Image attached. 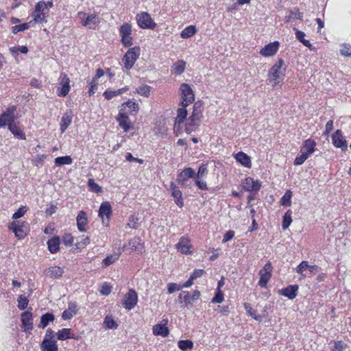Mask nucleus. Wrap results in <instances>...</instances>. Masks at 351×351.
I'll return each instance as SVG.
<instances>
[{
	"instance_id": "f257e3e1",
	"label": "nucleus",
	"mask_w": 351,
	"mask_h": 351,
	"mask_svg": "<svg viewBox=\"0 0 351 351\" xmlns=\"http://www.w3.org/2000/svg\"><path fill=\"white\" fill-rule=\"evenodd\" d=\"M285 64L283 60L279 59L270 69L268 74V80L274 86L283 80L285 74L282 67Z\"/></svg>"
},
{
	"instance_id": "f03ea898",
	"label": "nucleus",
	"mask_w": 351,
	"mask_h": 351,
	"mask_svg": "<svg viewBox=\"0 0 351 351\" xmlns=\"http://www.w3.org/2000/svg\"><path fill=\"white\" fill-rule=\"evenodd\" d=\"M140 56V48L134 47L128 50L123 58L124 67L127 70L131 69Z\"/></svg>"
},
{
	"instance_id": "7ed1b4c3",
	"label": "nucleus",
	"mask_w": 351,
	"mask_h": 351,
	"mask_svg": "<svg viewBox=\"0 0 351 351\" xmlns=\"http://www.w3.org/2000/svg\"><path fill=\"white\" fill-rule=\"evenodd\" d=\"M16 108V106H9L3 113L0 114V128H3L6 125L9 127V124L15 122Z\"/></svg>"
},
{
	"instance_id": "20e7f679",
	"label": "nucleus",
	"mask_w": 351,
	"mask_h": 351,
	"mask_svg": "<svg viewBox=\"0 0 351 351\" xmlns=\"http://www.w3.org/2000/svg\"><path fill=\"white\" fill-rule=\"evenodd\" d=\"M195 176V171L191 167H186L178 175L177 182L182 187H191L190 178H194Z\"/></svg>"
},
{
	"instance_id": "39448f33",
	"label": "nucleus",
	"mask_w": 351,
	"mask_h": 351,
	"mask_svg": "<svg viewBox=\"0 0 351 351\" xmlns=\"http://www.w3.org/2000/svg\"><path fill=\"white\" fill-rule=\"evenodd\" d=\"M182 92V101L180 106L186 107L190 104H192L195 99V95L191 86L187 84H182L180 88Z\"/></svg>"
},
{
	"instance_id": "423d86ee",
	"label": "nucleus",
	"mask_w": 351,
	"mask_h": 351,
	"mask_svg": "<svg viewBox=\"0 0 351 351\" xmlns=\"http://www.w3.org/2000/svg\"><path fill=\"white\" fill-rule=\"evenodd\" d=\"M136 19L138 26L143 29H153L156 26L150 14L147 12H142L138 14Z\"/></svg>"
},
{
	"instance_id": "0eeeda50",
	"label": "nucleus",
	"mask_w": 351,
	"mask_h": 351,
	"mask_svg": "<svg viewBox=\"0 0 351 351\" xmlns=\"http://www.w3.org/2000/svg\"><path fill=\"white\" fill-rule=\"evenodd\" d=\"M58 85L60 88H58V95L59 97H65L70 91V79L64 73H61L58 79Z\"/></svg>"
},
{
	"instance_id": "6e6552de",
	"label": "nucleus",
	"mask_w": 351,
	"mask_h": 351,
	"mask_svg": "<svg viewBox=\"0 0 351 351\" xmlns=\"http://www.w3.org/2000/svg\"><path fill=\"white\" fill-rule=\"evenodd\" d=\"M272 265L269 262L267 263L263 269L259 271L260 280L258 281V285L261 287H265L267 285V282L270 280L271 277V271H272Z\"/></svg>"
},
{
	"instance_id": "1a4fd4ad",
	"label": "nucleus",
	"mask_w": 351,
	"mask_h": 351,
	"mask_svg": "<svg viewBox=\"0 0 351 351\" xmlns=\"http://www.w3.org/2000/svg\"><path fill=\"white\" fill-rule=\"evenodd\" d=\"M332 145L345 152L348 149V142L345 137L342 134V132L340 130H336V132L332 135Z\"/></svg>"
},
{
	"instance_id": "9d476101",
	"label": "nucleus",
	"mask_w": 351,
	"mask_h": 351,
	"mask_svg": "<svg viewBox=\"0 0 351 351\" xmlns=\"http://www.w3.org/2000/svg\"><path fill=\"white\" fill-rule=\"evenodd\" d=\"M137 301L138 295L134 289H130L125 295L123 304L125 309L131 310L136 305Z\"/></svg>"
},
{
	"instance_id": "9b49d317",
	"label": "nucleus",
	"mask_w": 351,
	"mask_h": 351,
	"mask_svg": "<svg viewBox=\"0 0 351 351\" xmlns=\"http://www.w3.org/2000/svg\"><path fill=\"white\" fill-rule=\"evenodd\" d=\"M111 215L112 207L110 204L108 202H102L99 209V217L102 219L103 223H106V226H108Z\"/></svg>"
},
{
	"instance_id": "f8f14e48",
	"label": "nucleus",
	"mask_w": 351,
	"mask_h": 351,
	"mask_svg": "<svg viewBox=\"0 0 351 351\" xmlns=\"http://www.w3.org/2000/svg\"><path fill=\"white\" fill-rule=\"evenodd\" d=\"M22 328L26 333H30L33 329L32 314L29 311L23 312L21 315Z\"/></svg>"
},
{
	"instance_id": "ddd939ff",
	"label": "nucleus",
	"mask_w": 351,
	"mask_h": 351,
	"mask_svg": "<svg viewBox=\"0 0 351 351\" xmlns=\"http://www.w3.org/2000/svg\"><path fill=\"white\" fill-rule=\"evenodd\" d=\"M200 297V292L198 290H195L193 294L191 295L189 292L182 291L180 293L178 298L183 300L185 302V305L192 304L197 301Z\"/></svg>"
},
{
	"instance_id": "4468645a",
	"label": "nucleus",
	"mask_w": 351,
	"mask_h": 351,
	"mask_svg": "<svg viewBox=\"0 0 351 351\" xmlns=\"http://www.w3.org/2000/svg\"><path fill=\"white\" fill-rule=\"evenodd\" d=\"M279 47V42L274 41L266 45L260 51V53L264 57H269L274 56Z\"/></svg>"
},
{
	"instance_id": "2eb2a0df",
	"label": "nucleus",
	"mask_w": 351,
	"mask_h": 351,
	"mask_svg": "<svg viewBox=\"0 0 351 351\" xmlns=\"http://www.w3.org/2000/svg\"><path fill=\"white\" fill-rule=\"evenodd\" d=\"M170 190L171 191V195L174 198L175 203L180 208H182L184 206L182 193L173 182L170 183Z\"/></svg>"
},
{
	"instance_id": "dca6fc26",
	"label": "nucleus",
	"mask_w": 351,
	"mask_h": 351,
	"mask_svg": "<svg viewBox=\"0 0 351 351\" xmlns=\"http://www.w3.org/2000/svg\"><path fill=\"white\" fill-rule=\"evenodd\" d=\"M9 229L12 231L19 239H23L26 233L23 230V223L19 221H14L9 225Z\"/></svg>"
},
{
	"instance_id": "f3484780",
	"label": "nucleus",
	"mask_w": 351,
	"mask_h": 351,
	"mask_svg": "<svg viewBox=\"0 0 351 351\" xmlns=\"http://www.w3.org/2000/svg\"><path fill=\"white\" fill-rule=\"evenodd\" d=\"M117 121L124 132H128L131 128V122L128 116L126 114V112L119 110Z\"/></svg>"
},
{
	"instance_id": "a211bd4d",
	"label": "nucleus",
	"mask_w": 351,
	"mask_h": 351,
	"mask_svg": "<svg viewBox=\"0 0 351 351\" xmlns=\"http://www.w3.org/2000/svg\"><path fill=\"white\" fill-rule=\"evenodd\" d=\"M77 226L80 232H86V226L88 225L87 214L84 210H80L76 217Z\"/></svg>"
},
{
	"instance_id": "6ab92c4d",
	"label": "nucleus",
	"mask_w": 351,
	"mask_h": 351,
	"mask_svg": "<svg viewBox=\"0 0 351 351\" xmlns=\"http://www.w3.org/2000/svg\"><path fill=\"white\" fill-rule=\"evenodd\" d=\"M243 186L247 191H258L261 188V182L248 177L243 182Z\"/></svg>"
},
{
	"instance_id": "aec40b11",
	"label": "nucleus",
	"mask_w": 351,
	"mask_h": 351,
	"mask_svg": "<svg viewBox=\"0 0 351 351\" xmlns=\"http://www.w3.org/2000/svg\"><path fill=\"white\" fill-rule=\"evenodd\" d=\"M176 248L182 254H188L191 253V245L189 243V240L184 237L180 239L179 242L176 245Z\"/></svg>"
},
{
	"instance_id": "412c9836",
	"label": "nucleus",
	"mask_w": 351,
	"mask_h": 351,
	"mask_svg": "<svg viewBox=\"0 0 351 351\" xmlns=\"http://www.w3.org/2000/svg\"><path fill=\"white\" fill-rule=\"evenodd\" d=\"M130 249L138 254H142L144 250V245L140 237H136L130 239L128 242Z\"/></svg>"
},
{
	"instance_id": "4be33fe9",
	"label": "nucleus",
	"mask_w": 351,
	"mask_h": 351,
	"mask_svg": "<svg viewBox=\"0 0 351 351\" xmlns=\"http://www.w3.org/2000/svg\"><path fill=\"white\" fill-rule=\"evenodd\" d=\"M308 270L311 274H315L318 271V267L315 265H308L307 261H302L296 268V272L302 275V273Z\"/></svg>"
},
{
	"instance_id": "5701e85b",
	"label": "nucleus",
	"mask_w": 351,
	"mask_h": 351,
	"mask_svg": "<svg viewBox=\"0 0 351 351\" xmlns=\"http://www.w3.org/2000/svg\"><path fill=\"white\" fill-rule=\"evenodd\" d=\"M298 288L299 287L297 285H289L286 288L279 290V292L282 295L293 300L297 295Z\"/></svg>"
},
{
	"instance_id": "b1692460",
	"label": "nucleus",
	"mask_w": 351,
	"mask_h": 351,
	"mask_svg": "<svg viewBox=\"0 0 351 351\" xmlns=\"http://www.w3.org/2000/svg\"><path fill=\"white\" fill-rule=\"evenodd\" d=\"M72 112L71 110H67L61 118L60 121V130L62 133H64L67 128L70 125L72 122Z\"/></svg>"
},
{
	"instance_id": "393cba45",
	"label": "nucleus",
	"mask_w": 351,
	"mask_h": 351,
	"mask_svg": "<svg viewBox=\"0 0 351 351\" xmlns=\"http://www.w3.org/2000/svg\"><path fill=\"white\" fill-rule=\"evenodd\" d=\"M42 351H58L56 340L43 339L40 343Z\"/></svg>"
},
{
	"instance_id": "a878e982",
	"label": "nucleus",
	"mask_w": 351,
	"mask_h": 351,
	"mask_svg": "<svg viewBox=\"0 0 351 351\" xmlns=\"http://www.w3.org/2000/svg\"><path fill=\"white\" fill-rule=\"evenodd\" d=\"M64 273L62 268L57 266L50 267L45 270V274L51 278H60Z\"/></svg>"
},
{
	"instance_id": "bb28decb",
	"label": "nucleus",
	"mask_w": 351,
	"mask_h": 351,
	"mask_svg": "<svg viewBox=\"0 0 351 351\" xmlns=\"http://www.w3.org/2000/svg\"><path fill=\"white\" fill-rule=\"evenodd\" d=\"M234 158L237 162L241 163L243 166L250 168L252 166L251 159L249 156L243 152H239L234 155Z\"/></svg>"
},
{
	"instance_id": "cd10ccee",
	"label": "nucleus",
	"mask_w": 351,
	"mask_h": 351,
	"mask_svg": "<svg viewBox=\"0 0 351 351\" xmlns=\"http://www.w3.org/2000/svg\"><path fill=\"white\" fill-rule=\"evenodd\" d=\"M315 142L308 138L304 143L303 147L301 148V153H304L310 156L315 152Z\"/></svg>"
},
{
	"instance_id": "c85d7f7f",
	"label": "nucleus",
	"mask_w": 351,
	"mask_h": 351,
	"mask_svg": "<svg viewBox=\"0 0 351 351\" xmlns=\"http://www.w3.org/2000/svg\"><path fill=\"white\" fill-rule=\"evenodd\" d=\"M126 108H128V112L130 114H136L139 110L138 104L136 102L130 100L124 102L121 105L120 110L122 112H125Z\"/></svg>"
},
{
	"instance_id": "c756f323",
	"label": "nucleus",
	"mask_w": 351,
	"mask_h": 351,
	"mask_svg": "<svg viewBox=\"0 0 351 351\" xmlns=\"http://www.w3.org/2000/svg\"><path fill=\"white\" fill-rule=\"evenodd\" d=\"M77 305L75 302H70L69 307L62 315V317L64 320L71 319L77 313Z\"/></svg>"
},
{
	"instance_id": "7c9ffc66",
	"label": "nucleus",
	"mask_w": 351,
	"mask_h": 351,
	"mask_svg": "<svg viewBox=\"0 0 351 351\" xmlns=\"http://www.w3.org/2000/svg\"><path fill=\"white\" fill-rule=\"evenodd\" d=\"M303 14L299 11V9L295 8L287 12L285 19L287 22L295 21L296 19L302 20Z\"/></svg>"
},
{
	"instance_id": "2f4dec72",
	"label": "nucleus",
	"mask_w": 351,
	"mask_h": 351,
	"mask_svg": "<svg viewBox=\"0 0 351 351\" xmlns=\"http://www.w3.org/2000/svg\"><path fill=\"white\" fill-rule=\"evenodd\" d=\"M187 110L186 107L181 106L177 110V117L175 120V126L178 127L184 121L187 116Z\"/></svg>"
},
{
	"instance_id": "473e14b6",
	"label": "nucleus",
	"mask_w": 351,
	"mask_h": 351,
	"mask_svg": "<svg viewBox=\"0 0 351 351\" xmlns=\"http://www.w3.org/2000/svg\"><path fill=\"white\" fill-rule=\"evenodd\" d=\"M169 330L166 326V324H158L153 327V334L154 335H160L166 337L168 336Z\"/></svg>"
},
{
	"instance_id": "72a5a7b5",
	"label": "nucleus",
	"mask_w": 351,
	"mask_h": 351,
	"mask_svg": "<svg viewBox=\"0 0 351 351\" xmlns=\"http://www.w3.org/2000/svg\"><path fill=\"white\" fill-rule=\"evenodd\" d=\"M199 120H195V119L189 117L186 123L185 131L187 134H191L195 131L199 125Z\"/></svg>"
},
{
	"instance_id": "f704fd0d",
	"label": "nucleus",
	"mask_w": 351,
	"mask_h": 351,
	"mask_svg": "<svg viewBox=\"0 0 351 351\" xmlns=\"http://www.w3.org/2000/svg\"><path fill=\"white\" fill-rule=\"evenodd\" d=\"M48 249L52 254L56 253L59 250L60 239L58 237H53L47 241Z\"/></svg>"
},
{
	"instance_id": "c9c22d12",
	"label": "nucleus",
	"mask_w": 351,
	"mask_h": 351,
	"mask_svg": "<svg viewBox=\"0 0 351 351\" xmlns=\"http://www.w3.org/2000/svg\"><path fill=\"white\" fill-rule=\"evenodd\" d=\"M122 252L123 250H119L117 253L108 255L102 261L103 266L108 267L111 264L114 263L117 260L119 259Z\"/></svg>"
},
{
	"instance_id": "e433bc0d",
	"label": "nucleus",
	"mask_w": 351,
	"mask_h": 351,
	"mask_svg": "<svg viewBox=\"0 0 351 351\" xmlns=\"http://www.w3.org/2000/svg\"><path fill=\"white\" fill-rule=\"evenodd\" d=\"M8 129L12 134L19 138L23 140L26 138L25 133L18 125H16L15 122L14 123L9 124Z\"/></svg>"
},
{
	"instance_id": "4c0bfd02",
	"label": "nucleus",
	"mask_w": 351,
	"mask_h": 351,
	"mask_svg": "<svg viewBox=\"0 0 351 351\" xmlns=\"http://www.w3.org/2000/svg\"><path fill=\"white\" fill-rule=\"evenodd\" d=\"M55 316L52 313H47L41 316L38 327L45 328L49 322H53Z\"/></svg>"
},
{
	"instance_id": "58836bf2",
	"label": "nucleus",
	"mask_w": 351,
	"mask_h": 351,
	"mask_svg": "<svg viewBox=\"0 0 351 351\" xmlns=\"http://www.w3.org/2000/svg\"><path fill=\"white\" fill-rule=\"evenodd\" d=\"M57 339L60 341H64L68 339H73L71 336V328H63L60 330L56 333Z\"/></svg>"
},
{
	"instance_id": "ea45409f",
	"label": "nucleus",
	"mask_w": 351,
	"mask_h": 351,
	"mask_svg": "<svg viewBox=\"0 0 351 351\" xmlns=\"http://www.w3.org/2000/svg\"><path fill=\"white\" fill-rule=\"evenodd\" d=\"M197 32V29L194 25H189L185 27L180 33L182 38H189L192 37Z\"/></svg>"
},
{
	"instance_id": "a19ab883",
	"label": "nucleus",
	"mask_w": 351,
	"mask_h": 351,
	"mask_svg": "<svg viewBox=\"0 0 351 351\" xmlns=\"http://www.w3.org/2000/svg\"><path fill=\"white\" fill-rule=\"evenodd\" d=\"M128 90V88L127 87H125V88L118 89L117 90H106L104 93V96L105 99L110 100L112 98L122 94L125 91H127Z\"/></svg>"
},
{
	"instance_id": "79ce46f5",
	"label": "nucleus",
	"mask_w": 351,
	"mask_h": 351,
	"mask_svg": "<svg viewBox=\"0 0 351 351\" xmlns=\"http://www.w3.org/2000/svg\"><path fill=\"white\" fill-rule=\"evenodd\" d=\"M97 23L96 15L89 14L87 16L85 20L82 21V25L85 27H88L90 29H94Z\"/></svg>"
},
{
	"instance_id": "37998d69",
	"label": "nucleus",
	"mask_w": 351,
	"mask_h": 351,
	"mask_svg": "<svg viewBox=\"0 0 351 351\" xmlns=\"http://www.w3.org/2000/svg\"><path fill=\"white\" fill-rule=\"evenodd\" d=\"M32 16L34 18L33 20L31 21H33V25L35 23H46V17L47 16V12H33L32 14Z\"/></svg>"
},
{
	"instance_id": "c03bdc74",
	"label": "nucleus",
	"mask_w": 351,
	"mask_h": 351,
	"mask_svg": "<svg viewBox=\"0 0 351 351\" xmlns=\"http://www.w3.org/2000/svg\"><path fill=\"white\" fill-rule=\"evenodd\" d=\"M294 29L295 30V37H296V38L300 42H301L305 47H308L310 49H312L313 46L310 43L309 40H306L304 38L305 34L303 32L300 31V30L296 29L295 28H294Z\"/></svg>"
},
{
	"instance_id": "a18cd8bd",
	"label": "nucleus",
	"mask_w": 351,
	"mask_h": 351,
	"mask_svg": "<svg viewBox=\"0 0 351 351\" xmlns=\"http://www.w3.org/2000/svg\"><path fill=\"white\" fill-rule=\"evenodd\" d=\"M186 62L183 60H178L172 66V71L175 74L180 75L185 69Z\"/></svg>"
},
{
	"instance_id": "49530a36",
	"label": "nucleus",
	"mask_w": 351,
	"mask_h": 351,
	"mask_svg": "<svg viewBox=\"0 0 351 351\" xmlns=\"http://www.w3.org/2000/svg\"><path fill=\"white\" fill-rule=\"evenodd\" d=\"M244 308L246 310L247 313L255 320L258 322L262 321L263 317L261 315L256 313V311L254 310L249 304L245 303Z\"/></svg>"
},
{
	"instance_id": "de8ad7c7",
	"label": "nucleus",
	"mask_w": 351,
	"mask_h": 351,
	"mask_svg": "<svg viewBox=\"0 0 351 351\" xmlns=\"http://www.w3.org/2000/svg\"><path fill=\"white\" fill-rule=\"evenodd\" d=\"M33 25V21L17 25L12 27V33L16 34L18 32H23L30 27Z\"/></svg>"
},
{
	"instance_id": "09e8293b",
	"label": "nucleus",
	"mask_w": 351,
	"mask_h": 351,
	"mask_svg": "<svg viewBox=\"0 0 351 351\" xmlns=\"http://www.w3.org/2000/svg\"><path fill=\"white\" fill-rule=\"evenodd\" d=\"M191 117L195 119V120H201L202 118V108L200 104L195 103L193 106V111L190 116Z\"/></svg>"
},
{
	"instance_id": "8fccbe9b",
	"label": "nucleus",
	"mask_w": 351,
	"mask_h": 351,
	"mask_svg": "<svg viewBox=\"0 0 351 351\" xmlns=\"http://www.w3.org/2000/svg\"><path fill=\"white\" fill-rule=\"evenodd\" d=\"M72 162H73L72 158L69 156L57 157L55 159V164L57 166H62L64 165H71V164H72Z\"/></svg>"
},
{
	"instance_id": "3c124183",
	"label": "nucleus",
	"mask_w": 351,
	"mask_h": 351,
	"mask_svg": "<svg viewBox=\"0 0 351 351\" xmlns=\"http://www.w3.org/2000/svg\"><path fill=\"white\" fill-rule=\"evenodd\" d=\"M292 222L291 211L287 210L283 216L282 227L283 230H286L289 228Z\"/></svg>"
},
{
	"instance_id": "603ef678",
	"label": "nucleus",
	"mask_w": 351,
	"mask_h": 351,
	"mask_svg": "<svg viewBox=\"0 0 351 351\" xmlns=\"http://www.w3.org/2000/svg\"><path fill=\"white\" fill-rule=\"evenodd\" d=\"M178 346L182 350H187L193 348V343L191 340H180L178 341Z\"/></svg>"
},
{
	"instance_id": "864d4df0",
	"label": "nucleus",
	"mask_w": 351,
	"mask_h": 351,
	"mask_svg": "<svg viewBox=\"0 0 351 351\" xmlns=\"http://www.w3.org/2000/svg\"><path fill=\"white\" fill-rule=\"evenodd\" d=\"M17 302H18V308L20 310H24L27 308V306L28 305L29 300L25 295H20L18 297Z\"/></svg>"
},
{
	"instance_id": "5fc2aeb1",
	"label": "nucleus",
	"mask_w": 351,
	"mask_h": 351,
	"mask_svg": "<svg viewBox=\"0 0 351 351\" xmlns=\"http://www.w3.org/2000/svg\"><path fill=\"white\" fill-rule=\"evenodd\" d=\"M292 193L291 191L288 190L286 191V193L284 194V195L281 198V204L283 206H291Z\"/></svg>"
},
{
	"instance_id": "6e6d98bb",
	"label": "nucleus",
	"mask_w": 351,
	"mask_h": 351,
	"mask_svg": "<svg viewBox=\"0 0 351 351\" xmlns=\"http://www.w3.org/2000/svg\"><path fill=\"white\" fill-rule=\"evenodd\" d=\"M119 33L121 36L123 35H131L132 34V26L129 23H123L119 29Z\"/></svg>"
},
{
	"instance_id": "4d7b16f0",
	"label": "nucleus",
	"mask_w": 351,
	"mask_h": 351,
	"mask_svg": "<svg viewBox=\"0 0 351 351\" xmlns=\"http://www.w3.org/2000/svg\"><path fill=\"white\" fill-rule=\"evenodd\" d=\"M208 165L206 164H202L197 171V173L195 174V178H204L208 174Z\"/></svg>"
},
{
	"instance_id": "13d9d810",
	"label": "nucleus",
	"mask_w": 351,
	"mask_h": 351,
	"mask_svg": "<svg viewBox=\"0 0 351 351\" xmlns=\"http://www.w3.org/2000/svg\"><path fill=\"white\" fill-rule=\"evenodd\" d=\"M104 325L108 329L116 328L117 327V324L115 321L110 317H106L104 319Z\"/></svg>"
},
{
	"instance_id": "bf43d9fd",
	"label": "nucleus",
	"mask_w": 351,
	"mask_h": 351,
	"mask_svg": "<svg viewBox=\"0 0 351 351\" xmlns=\"http://www.w3.org/2000/svg\"><path fill=\"white\" fill-rule=\"evenodd\" d=\"M136 92L141 95H143L145 97H149V93H150V86H147V85H143V86H139L137 89H136Z\"/></svg>"
},
{
	"instance_id": "052dcab7",
	"label": "nucleus",
	"mask_w": 351,
	"mask_h": 351,
	"mask_svg": "<svg viewBox=\"0 0 351 351\" xmlns=\"http://www.w3.org/2000/svg\"><path fill=\"white\" fill-rule=\"evenodd\" d=\"M88 184L90 189L95 193H101L102 191L101 187L95 182L93 179H89Z\"/></svg>"
},
{
	"instance_id": "680f3d73",
	"label": "nucleus",
	"mask_w": 351,
	"mask_h": 351,
	"mask_svg": "<svg viewBox=\"0 0 351 351\" xmlns=\"http://www.w3.org/2000/svg\"><path fill=\"white\" fill-rule=\"evenodd\" d=\"M112 291V287L108 282H104L99 291L100 293L103 295H108Z\"/></svg>"
},
{
	"instance_id": "e2e57ef3",
	"label": "nucleus",
	"mask_w": 351,
	"mask_h": 351,
	"mask_svg": "<svg viewBox=\"0 0 351 351\" xmlns=\"http://www.w3.org/2000/svg\"><path fill=\"white\" fill-rule=\"evenodd\" d=\"M340 53L343 56H351V46L348 44L343 45L340 49Z\"/></svg>"
},
{
	"instance_id": "0e129e2a",
	"label": "nucleus",
	"mask_w": 351,
	"mask_h": 351,
	"mask_svg": "<svg viewBox=\"0 0 351 351\" xmlns=\"http://www.w3.org/2000/svg\"><path fill=\"white\" fill-rule=\"evenodd\" d=\"M309 156L304 153H302L301 155L297 156L294 160L295 165H301Z\"/></svg>"
},
{
	"instance_id": "69168bd1",
	"label": "nucleus",
	"mask_w": 351,
	"mask_h": 351,
	"mask_svg": "<svg viewBox=\"0 0 351 351\" xmlns=\"http://www.w3.org/2000/svg\"><path fill=\"white\" fill-rule=\"evenodd\" d=\"M121 42L125 47H130L132 45V38L131 35H123L121 36Z\"/></svg>"
},
{
	"instance_id": "338daca9",
	"label": "nucleus",
	"mask_w": 351,
	"mask_h": 351,
	"mask_svg": "<svg viewBox=\"0 0 351 351\" xmlns=\"http://www.w3.org/2000/svg\"><path fill=\"white\" fill-rule=\"evenodd\" d=\"M347 348V345L342 341H337L335 342L333 351H344Z\"/></svg>"
},
{
	"instance_id": "774afa93",
	"label": "nucleus",
	"mask_w": 351,
	"mask_h": 351,
	"mask_svg": "<svg viewBox=\"0 0 351 351\" xmlns=\"http://www.w3.org/2000/svg\"><path fill=\"white\" fill-rule=\"evenodd\" d=\"M195 183L199 189L207 190L208 186L205 181L202 180L201 178H195Z\"/></svg>"
}]
</instances>
